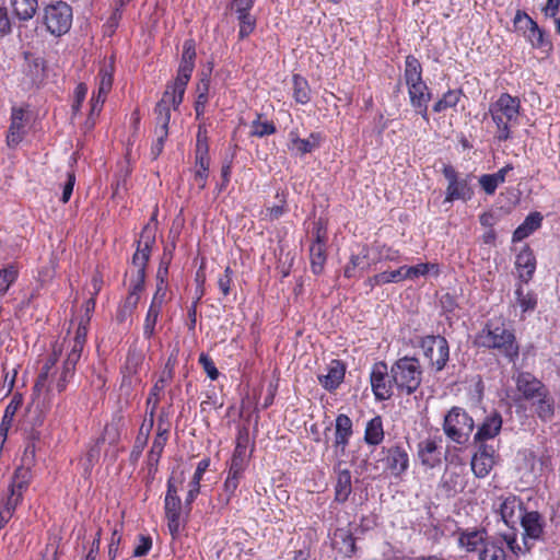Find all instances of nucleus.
Here are the masks:
<instances>
[{"mask_svg": "<svg viewBox=\"0 0 560 560\" xmlns=\"http://www.w3.org/2000/svg\"><path fill=\"white\" fill-rule=\"evenodd\" d=\"M155 243V231L152 226L145 225L138 240L136 253L132 256L129 294L124 305L117 312V320L125 323L136 310L140 293L144 288L145 268L151 256V249Z\"/></svg>", "mask_w": 560, "mask_h": 560, "instance_id": "nucleus-1", "label": "nucleus"}, {"mask_svg": "<svg viewBox=\"0 0 560 560\" xmlns=\"http://www.w3.org/2000/svg\"><path fill=\"white\" fill-rule=\"evenodd\" d=\"M69 352L66 360L62 363L61 369L56 368L58 361L59 351L54 348V351L47 362L43 365L42 371L37 377L34 386L35 392L42 389L50 390L51 384H56V388L59 393L66 389L67 383L72 378L75 370V365L79 362L83 349L68 346Z\"/></svg>", "mask_w": 560, "mask_h": 560, "instance_id": "nucleus-2", "label": "nucleus"}, {"mask_svg": "<svg viewBox=\"0 0 560 560\" xmlns=\"http://www.w3.org/2000/svg\"><path fill=\"white\" fill-rule=\"evenodd\" d=\"M478 347L492 349L505 357L510 362L518 358L520 347L514 332L510 330L501 318L491 319L475 338Z\"/></svg>", "mask_w": 560, "mask_h": 560, "instance_id": "nucleus-3", "label": "nucleus"}, {"mask_svg": "<svg viewBox=\"0 0 560 560\" xmlns=\"http://www.w3.org/2000/svg\"><path fill=\"white\" fill-rule=\"evenodd\" d=\"M521 101L509 93H502L489 105V115L495 126L494 138L499 142L512 138V129L520 124Z\"/></svg>", "mask_w": 560, "mask_h": 560, "instance_id": "nucleus-4", "label": "nucleus"}, {"mask_svg": "<svg viewBox=\"0 0 560 560\" xmlns=\"http://www.w3.org/2000/svg\"><path fill=\"white\" fill-rule=\"evenodd\" d=\"M378 455L381 456L376 463L369 464L363 460L360 465L364 471H378L382 463V470L394 478H400L409 468V455L401 445H393L390 447H382Z\"/></svg>", "mask_w": 560, "mask_h": 560, "instance_id": "nucleus-5", "label": "nucleus"}, {"mask_svg": "<svg viewBox=\"0 0 560 560\" xmlns=\"http://www.w3.org/2000/svg\"><path fill=\"white\" fill-rule=\"evenodd\" d=\"M390 375L397 388L410 395L421 384L422 370L420 362L413 357H404L392 365Z\"/></svg>", "mask_w": 560, "mask_h": 560, "instance_id": "nucleus-6", "label": "nucleus"}, {"mask_svg": "<svg viewBox=\"0 0 560 560\" xmlns=\"http://www.w3.org/2000/svg\"><path fill=\"white\" fill-rule=\"evenodd\" d=\"M474 428V419L460 407H453L444 417L443 431L450 441L458 445L469 441Z\"/></svg>", "mask_w": 560, "mask_h": 560, "instance_id": "nucleus-7", "label": "nucleus"}, {"mask_svg": "<svg viewBox=\"0 0 560 560\" xmlns=\"http://www.w3.org/2000/svg\"><path fill=\"white\" fill-rule=\"evenodd\" d=\"M43 22L54 36L69 32L72 25V8L65 1H56L44 7Z\"/></svg>", "mask_w": 560, "mask_h": 560, "instance_id": "nucleus-8", "label": "nucleus"}, {"mask_svg": "<svg viewBox=\"0 0 560 560\" xmlns=\"http://www.w3.org/2000/svg\"><path fill=\"white\" fill-rule=\"evenodd\" d=\"M442 173L447 180L445 202H453L455 200L466 202L474 197L475 191L470 183V175L459 176L452 165H445Z\"/></svg>", "mask_w": 560, "mask_h": 560, "instance_id": "nucleus-9", "label": "nucleus"}, {"mask_svg": "<svg viewBox=\"0 0 560 560\" xmlns=\"http://www.w3.org/2000/svg\"><path fill=\"white\" fill-rule=\"evenodd\" d=\"M195 65L180 62L174 82L168 83L158 104L177 109L184 100L186 86L190 80Z\"/></svg>", "mask_w": 560, "mask_h": 560, "instance_id": "nucleus-10", "label": "nucleus"}, {"mask_svg": "<svg viewBox=\"0 0 560 560\" xmlns=\"http://www.w3.org/2000/svg\"><path fill=\"white\" fill-rule=\"evenodd\" d=\"M515 26L523 31L524 36L533 48L548 52L552 49V44L538 24L524 11H517L514 16Z\"/></svg>", "mask_w": 560, "mask_h": 560, "instance_id": "nucleus-11", "label": "nucleus"}, {"mask_svg": "<svg viewBox=\"0 0 560 560\" xmlns=\"http://www.w3.org/2000/svg\"><path fill=\"white\" fill-rule=\"evenodd\" d=\"M424 357L429 360L435 371H442L450 358V348L447 340L442 336H425L419 342Z\"/></svg>", "mask_w": 560, "mask_h": 560, "instance_id": "nucleus-12", "label": "nucleus"}, {"mask_svg": "<svg viewBox=\"0 0 560 560\" xmlns=\"http://www.w3.org/2000/svg\"><path fill=\"white\" fill-rule=\"evenodd\" d=\"M164 510L167 520L168 530L173 537H176L179 534L182 527V501L180 498L177 495V489L173 485L172 480H168L167 482Z\"/></svg>", "mask_w": 560, "mask_h": 560, "instance_id": "nucleus-13", "label": "nucleus"}, {"mask_svg": "<svg viewBox=\"0 0 560 560\" xmlns=\"http://www.w3.org/2000/svg\"><path fill=\"white\" fill-rule=\"evenodd\" d=\"M393 384L394 382L392 375H388L386 363H375L371 372V386L376 399H388L392 396Z\"/></svg>", "mask_w": 560, "mask_h": 560, "instance_id": "nucleus-14", "label": "nucleus"}, {"mask_svg": "<svg viewBox=\"0 0 560 560\" xmlns=\"http://www.w3.org/2000/svg\"><path fill=\"white\" fill-rule=\"evenodd\" d=\"M154 113L156 115V127H155V136L156 140L152 144L151 154L154 159H156L163 151L164 141L168 136V124L171 120V108L163 106V104H156L154 108Z\"/></svg>", "mask_w": 560, "mask_h": 560, "instance_id": "nucleus-15", "label": "nucleus"}, {"mask_svg": "<svg viewBox=\"0 0 560 560\" xmlns=\"http://www.w3.org/2000/svg\"><path fill=\"white\" fill-rule=\"evenodd\" d=\"M516 388L526 400H535L537 397L544 396L548 390L547 387L528 372H521L516 376Z\"/></svg>", "mask_w": 560, "mask_h": 560, "instance_id": "nucleus-16", "label": "nucleus"}, {"mask_svg": "<svg viewBox=\"0 0 560 560\" xmlns=\"http://www.w3.org/2000/svg\"><path fill=\"white\" fill-rule=\"evenodd\" d=\"M352 427V420L347 415L341 413L337 416L335 420L334 446L336 454L339 457H342L346 454V448L353 433Z\"/></svg>", "mask_w": 560, "mask_h": 560, "instance_id": "nucleus-17", "label": "nucleus"}, {"mask_svg": "<svg viewBox=\"0 0 560 560\" xmlns=\"http://www.w3.org/2000/svg\"><path fill=\"white\" fill-rule=\"evenodd\" d=\"M499 511L503 522L512 528L525 514L522 501L513 494L501 498Z\"/></svg>", "mask_w": 560, "mask_h": 560, "instance_id": "nucleus-18", "label": "nucleus"}, {"mask_svg": "<svg viewBox=\"0 0 560 560\" xmlns=\"http://www.w3.org/2000/svg\"><path fill=\"white\" fill-rule=\"evenodd\" d=\"M495 451L492 446L481 444L479 451L471 458V470L477 478L489 475L494 465Z\"/></svg>", "mask_w": 560, "mask_h": 560, "instance_id": "nucleus-19", "label": "nucleus"}, {"mask_svg": "<svg viewBox=\"0 0 560 560\" xmlns=\"http://www.w3.org/2000/svg\"><path fill=\"white\" fill-rule=\"evenodd\" d=\"M343 460L339 459L335 465L336 483H335V500L339 503H345L352 492L351 472L348 468H343Z\"/></svg>", "mask_w": 560, "mask_h": 560, "instance_id": "nucleus-20", "label": "nucleus"}, {"mask_svg": "<svg viewBox=\"0 0 560 560\" xmlns=\"http://www.w3.org/2000/svg\"><path fill=\"white\" fill-rule=\"evenodd\" d=\"M167 441V430L159 427L156 436L153 440L151 450L148 454L147 466H148V479L153 480L158 471L159 460L163 453L164 446Z\"/></svg>", "mask_w": 560, "mask_h": 560, "instance_id": "nucleus-21", "label": "nucleus"}, {"mask_svg": "<svg viewBox=\"0 0 560 560\" xmlns=\"http://www.w3.org/2000/svg\"><path fill=\"white\" fill-rule=\"evenodd\" d=\"M26 118L23 108H12L11 124L9 127L7 143L9 147H16L26 133Z\"/></svg>", "mask_w": 560, "mask_h": 560, "instance_id": "nucleus-22", "label": "nucleus"}, {"mask_svg": "<svg viewBox=\"0 0 560 560\" xmlns=\"http://www.w3.org/2000/svg\"><path fill=\"white\" fill-rule=\"evenodd\" d=\"M210 165V159L208 155V144L201 140L200 132L198 133L197 145H196V174L195 180L200 188H203L208 178V171Z\"/></svg>", "mask_w": 560, "mask_h": 560, "instance_id": "nucleus-23", "label": "nucleus"}, {"mask_svg": "<svg viewBox=\"0 0 560 560\" xmlns=\"http://www.w3.org/2000/svg\"><path fill=\"white\" fill-rule=\"evenodd\" d=\"M515 267L522 282L528 283L536 270V258L533 250L525 246L516 256Z\"/></svg>", "mask_w": 560, "mask_h": 560, "instance_id": "nucleus-24", "label": "nucleus"}, {"mask_svg": "<svg viewBox=\"0 0 560 560\" xmlns=\"http://www.w3.org/2000/svg\"><path fill=\"white\" fill-rule=\"evenodd\" d=\"M521 525L524 529V540L526 546L528 544V539L537 540L544 533L542 517L536 511L525 512L521 518Z\"/></svg>", "mask_w": 560, "mask_h": 560, "instance_id": "nucleus-25", "label": "nucleus"}, {"mask_svg": "<svg viewBox=\"0 0 560 560\" xmlns=\"http://www.w3.org/2000/svg\"><path fill=\"white\" fill-rule=\"evenodd\" d=\"M502 428V418L498 412L488 416L478 428L474 439L475 442L483 444L485 441L495 438Z\"/></svg>", "mask_w": 560, "mask_h": 560, "instance_id": "nucleus-26", "label": "nucleus"}, {"mask_svg": "<svg viewBox=\"0 0 560 560\" xmlns=\"http://www.w3.org/2000/svg\"><path fill=\"white\" fill-rule=\"evenodd\" d=\"M327 370V374L319 375L318 381L325 389L331 392L335 390L343 381L345 366L340 361L334 360Z\"/></svg>", "mask_w": 560, "mask_h": 560, "instance_id": "nucleus-27", "label": "nucleus"}, {"mask_svg": "<svg viewBox=\"0 0 560 560\" xmlns=\"http://www.w3.org/2000/svg\"><path fill=\"white\" fill-rule=\"evenodd\" d=\"M418 456L422 465L434 468L441 463V453L435 440L428 439L419 443Z\"/></svg>", "mask_w": 560, "mask_h": 560, "instance_id": "nucleus-28", "label": "nucleus"}, {"mask_svg": "<svg viewBox=\"0 0 560 560\" xmlns=\"http://www.w3.org/2000/svg\"><path fill=\"white\" fill-rule=\"evenodd\" d=\"M320 136L318 133H311L307 139H301L295 132H290L289 149L295 154L303 155L318 148Z\"/></svg>", "mask_w": 560, "mask_h": 560, "instance_id": "nucleus-29", "label": "nucleus"}, {"mask_svg": "<svg viewBox=\"0 0 560 560\" xmlns=\"http://www.w3.org/2000/svg\"><path fill=\"white\" fill-rule=\"evenodd\" d=\"M404 80L407 88L424 82L422 79V66L412 55H408L405 59Z\"/></svg>", "mask_w": 560, "mask_h": 560, "instance_id": "nucleus-30", "label": "nucleus"}, {"mask_svg": "<svg viewBox=\"0 0 560 560\" xmlns=\"http://www.w3.org/2000/svg\"><path fill=\"white\" fill-rule=\"evenodd\" d=\"M542 215L539 212H533L526 217L524 222L514 231L512 241L521 242L528 237L533 232L540 228Z\"/></svg>", "mask_w": 560, "mask_h": 560, "instance_id": "nucleus-31", "label": "nucleus"}, {"mask_svg": "<svg viewBox=\"0 0 560 560\" xmlns=\"http://www.w3.org/2000/svg\"><path fill=\"white\" fill-rule=\"evenodd\" d=\"M384 440L383 421L380 416L369 420L364 430V442L368 445H380Z\"/></svg>", "mask_w": 560, "mask_h": 560, "instance_id": "nucleus-32", "label": "nucleus"}, {"mask_svg": "<svg viewBox=\"0 0 560 560\" xmlns=\"http://www.w3.org/2000/svg\"><path fill=\"white\" fill-rule=\"evenodd\" d=\"M13 14L20 21H30L38 10V0H10Z\"/></svg>", "mask_w": 560, "mask_h": 560, "instance_id": "nucleus-33", "label": "nucleus"}, {"mask_svg": "<svg viewBox=\"0 0 560 560\" xmlns=\"http://www.w3.org/2000/svg\"><path fill=\"white\" fill-rule=\"evenodd\" d=\"M209 465H210V460L207 458H203L198 463L197 468L194 472V476L189 482V490H188V493L186 497L187 505H190L194 502V500L197 498V495L199 494L200 481L203 477V474L208 469Z\"/></svg>", "mask_w": 560, "mask_h": 560, "instance_id": "nucleus-34", "label": "nucleus"}, {"mask_svg": "<svg viewBox=\"0 0 560 560\" xmlns=\"http://www.w3.org/2000/svg\"><path fill=\"white\" fill-rule=\"evenodd\" d=\"M458 542L469 552L480 550L486 542V533L482 530L463 533Z\"/></svg>", "mask_w": 560, "mask_h": 560, "instance_id": "nucleus-35", "label": "nucleus"}, {"mask_svg": "<svg viewBox=\"0 0 560 560\" xmlns=\"http://www.w3.org/2000/svg\"><path fill=\"white\" fill-rule=\"evenodd\" d=\"M535 411L542 421H549L555 415V400L550 396L549 390L544 396L537 397L535 400Z\"/></svg>", "mask_w": 560, "mask_h": 560, "instance_id": "nucleus-36", "label": "nucleus"}, {"mask_svg": "<svg viewBox=\"0 0 560 560\" xmlns=\"http://www.w3.org/2000/svg\"><path fill=\"white\" fill-rule=\"evenodd\" d=\"M246 451H247V439L244 436H240L237 439L236 446L233 452V456L230 462L231 469H234V471H243L246 468Z\"/></svg>", "mask_w": 560, "mask_h": 560, "instance_id": "nucleus-37", "label": "nucleus"}, {"mask_svg": "<svg viewBox=\"0 0 560 560\" xmlns=\"http://www.w3.org/2000/svg\"><path fill=\"white\" fill-rule=\"evenodd\" d=\"M506 555L501 541L486 540L479 550V560H505Z\"/></svg>", "mask_w": 560, "mask_h": 560, "instance_id": "nucleus-38", "label": "nucleus"}, {"mask_svg": "<svg viewBox=\"0 0 560 560\" xmlns=\"http://www.w3.org/2000/svg\"><path fill=\"white\" fill-rule=\"evenodd\" d=\"M242 476L243 471H234V469L229 468L226 479L223 483V494L221 497V500L225 505L229 504L231 499L234 497Z\"/></svg>", "mask_w": 560, "mask_h": 560, "instance_id": "nucleus-39", "label": "nucleus"}, {"mask_svg": "<svg viewBox=\"0 0 560 560\" xmlns=\"http://www.w3.org/2000/svg\"><path fill=\"white\" fill-rule=\"evenodd\" d=\"M32 479V472L27 467H18L12 477L9 490L20 492L23 494L24 490L27 489Z\"/></svg>", "mask_w": 560, "mask_h": 560, "instance_id": "nucleus-40", "label": "nucleus"}, {"mask_svg": "<svg viewBox=\"0 0 560 560\" xmlns=\"http://www.w3.org/2000/svg\"><path fill=\"white\" fill-rule=\"evenodd\" d=\"M310 259L312 271L315 275L322 273L326 262V246L312 244L310 247Z\"/></svg>", "mask_w": 560, "mask_h": 560, "instance_id": "nucleus-41", "label": "nucleus"}, {"mask_svg": "<svg viewBox=\"0 0 560 560\" xmlns=\"http://www.w3.org/2000/svg\"><path fill=\"white\" fill-rule=\"evenodd\" d=\"M293 97L300 104H307L311 101L308 83L299 74L293 77Z\"/></svg>", "mask_w": 560, "mask_h": 560, "instance_id": "nucleus-42", "label": "nucleus"}, {"mask_svg": "<svg viewBox=\"0 0 560 560\" xmlns=\"http://www.w3.org/2000/svg\"><path fill=\"white\" fill-rule=\"evenodd\" d=\"M113 63L104 65L98 72V88L97 93L100 96H107L113 85Z\"/></svg>", "mask_w": 560, "mask_h": 560, "instance_id": "nucleus-43", "label": "nucleus"}, {"mask_svg": "<svg viewBox=\"0 0 560 560\" xmlns=\"http://www.w3.org/2000/svg\"><path fill=\"white\" fill-rule=\"evenodd\" d=\"M411 105L423 106V102H430L431 93L425 82L408 88Z\"/></svg>", "mask_w": 560, "mask_h": 560, "instance_id": "nucleus-44", "label": "nucleus"}, {"mask_svg": "<svg viewBox=\"0 0 560 560\" xmlns=\"http://www.w3.org/2000/svg\"><path fill=\"white\" fill-rule=\"evenodd\" d=\"M463 93L460 90H450L447 91L441 100H439L433 105V110L435 113H441L446 110L447 108L455 107L460 101Z\"/></svg>", "mask_w": 560, "mask_h": 560, "instance_id": "nucleus-45", "label": "nucleus"}, {"mask_svg": "<svg viewBox=\"0 0 560 560\" xmlns=\"http://www.w3.org/2000/svg\"><path fill=\"white\" fill-rule=\"evenodd\" d=\"M368 252L365 249L362 250L361 254L352 255L349 264L345 267V277L352 278L357 276V269L364 270L369 267L366 262Z\"/></svg>", "mask_w": 560, "mask_h": 560, "instance_id": "nucleus-46", "label": "nucleus"}, {"mask_svg": "<svg viewBox=\"0 0 560 560\" xmlns=\"http://www.w3.org/2000/svg\"><path fill=\"white\" fill-rule=\"evenodd\" d=\"M432 270H435L438 273L436 265L424 262L417 266H404L405 280H417L420 277L427 276Z\"/></svg>", "mask_w": 560, "mask_h": 560, "instance_id": "nucleus-47", "label": "nucleus"}, {"mask_svg": "<svg viewBox=\"0 0 560 560\" xmlns=\"http://www.w3.org/2000/svg\"><path fill=\"white\" fill-rule=\"evenodd\" d=\"M18 279V270L14 266L0 269V296H3Z\"/></svg>", "mask_w": 560, "mask_h": 560, "instance_id": "nucleus-48", "label": "nucleus"}, {"mask_svg": "<svg viewBox=\"0 0 560 560\" xmlns=\"http://www.w3.org/2000/svg\"><path fill=\"white\" fill-rule=\"evenodd\" d=\"M523 459L526 468H528L530 476L537 478L542 470L544 459L537 457L533 451H524Z\"/></svg>", "mask_w": 560, "mask_h": 560, "instance_id": "nucleus-49", "label": "nucleus"}, {"mask_svg": "<svg viewBox=\"0 0 560 560\" xmlns=\"http://www.w3.org/2000/svg\"><path fill=\"white\" fill-rule=\"evenodd\" d=\"M516 301L523 312L532 311L536 307L537 300L533 292L524 293L522 284H518L515 290Z\"/></svg>", "mask_w": 560, "mask_h": 560, "instance_id": "nucleus-50", "label": "nucleus"}, {"mask_svg": "<svg viewBox=\"0 0 560 560\" xmlns=\"http://www.w3.org/2000/svg\"><path fill=\"white\" fill-rule=\"evenodd\" d=\"M161 311V308L150 305L143 324V335L147 339L152 338L155 334V326Z\"/></svg>", "mask_w": 560, "mask_h": 560, "instance_id": "nucleus-51", "label": "nucleus"}, {"mask_svg": "<svg viewBox=\"0 0 560 560\" xmlns=\"http://www.w3.org/2000/svg\"><path fill=\"white\" fill-rule=\"evenodd\" d=\"M276 132V126L271 121H261L260 116L256 120L252 122V131L250 135L262 138L265 136H270Z\"/></svg>", "mask_w": 560, "mask_h": 560, "instance_id": "nucleus-52", "label": "nucleus"}, {"mask_svg": "<svg viewBox=\"0 0 560 560\" xmlns=\"http://www.w3.org/2000/svg\"><path fill=\"white\" fill-rule=\"evenodd\" d=\"M443 486L454 493L460 492L465 488V481L463 476L459 472L451 471L448 472L443 480Z\"/></svg>", "mask_w": 560, "mask_h": 560, "instance_id": "nucleus-53", "label": "nucleus"}, {"mask_svg": "<svg viewBox=\"0 0 560 560\" xmlns=\"http://www.w3.org/2000/svg\"><path fill=\"white\" fill-rule=\"evenodd\" d=\"M90 322V317L81 318L74 337L69 342L70 346L83 349L85 341H86V335H88V325Z\"/></svg>", "mask_w": 560, "mask_h": 560, "instance_id": "nucleus-54", "label": "nucleus"}, {"mask_svg": "<svg viewBox=\"0 0 560 560\" xmlns=\"http://www.w3.org/2000/svg\"><path fill=\"white\" fill-rule=\"evenodd\" d=\"M241 38L247 37L256 26V20L250 13L237 14Z\"/></svg>", "mask_w": 560, "mask_h": 560, "instance_id": "nucleus-55", "label": "nucleus"}, {"mask_svg": "<svg viewBox=\"0 0 560 560\" xmlns=\"http://www.w3.org/2000/svg\"><path fill=\"white\" fill-rule=\"evenodd\" d=\"M9 492L10 493L7 500L4 501L3 506L0 510V513H8V517L11 520L16 506L22 502L23 494H21L20 492H15L13 490H9Z\"/></svg>", "mask_w": 560, "mask_h": 560, "instance_id": "nucleus-56", "label": "nucleus"}, {"mask_svg": "<svg viewBox=\"0 0 560 560\" xmlns=\"http://www.w3.org/2000/svg\"><path fill=\"white\" fill-rule=\"evenodd\" d=\"M22 401H23V399L20 395H14L12 397L11 401L5 407L4 415L2 417V421L4 422V424L12 425L13 418H14L16 411L19 410V408L22 406Z\"/></svg>", "mask_w": 560, "mask_h": 560, "instance_id": "nucleus-57", "label": "nucleus"}, {"mask_svg": "<svg viewBox=\"0 0 560 560\" xmlns=\"http://www.w3.org/2000/svg\"><path fill=\"white\" fill-rule=\"evenodd\" d=\"M166 294H167V282L162 281V280L158 281L156 290H155V293L153 295V299H152L150 305L162 310V306L166 301Z\"/></svg>", "mask_w": 560, "mask_h": 560, "instance_id": "nucleus-58", "label": "nucleus"}, {"mask_svg": "<svg viewBox=\"0 0 560 560\" xmlns=\"http://www.w3.org/2000/svg\"><path fill=\"white\" fill-rule=\"evenodd\" d=\"M232 282H233V270L230 267H226L223 275H221L218 279L219 289L224 296L230 294Z\"/></svg>", "mask_w": 560, "mask_h": 560, "instance_id": "nucleus-59", "label": "nucleus"}, {"mask_svg": "<svg viewBox=\"0 0 560 560\" xmlns=\"http://www.w3.org/2000/svg\"><path fill=\"white\" fill-rule=\"evenodd\" d=\"M152 547V539L149 536L140 535L138 537V542L133 549V557H143L145 556Z\"/></svg>", "mask_w": 560, "mask_h": 560, "instance_id": "nucleus-60", "label": "nucleus"}, {"mask_svg": "<svg viewBox=\"0 0 560 560\" xmlns=\"http://www.w3.org/2000/svg\"><path fill=\"white\" fill-rule=\"evenodd\" d=\"M199 363L201 364L210 380L214 381L219 377V371L210 357H208L205 353H201L199 357Z\"/></svg>", "mask_w": 560, "mask_h": 560, "instance_id": "nucleus-61", "label": "nucleus"}, {"mask_svg": "<svg viewBox=\"0 0 560 560\" xmlns=\"http://www.w3.org/2000/svg\"><path fill=\"white\" fill-rule=\"evenodd\" d=\"M381 276V282L384 284L401 282L405 280L404 266L393 271H383Z\"/></svg>", "mask_w": 560, "mask_h": 560, "instance_id": "nucleus-62", "label": "nucleus"}, {"mask_svg": "<svg viewBox=\"0 0 560 560\" xmlns=\"http://www.w3.org/2000/svg\"><path fill=\"white\" fill-rule=\"evenodd\" d=\"M479 185L487 195H493L499 186L492 174L481 175L479 177Z\"/></svg>", "mask_w": 560, "mask_h": 560, "instance_id": "nucleus-63", "label": "nucleus"}, {"mask_svg": "<svg viewBox=\"0 0 560 560\" xmlns=\"http://www.w3.org/2000/svg\"><path fill=\"white\" fill-rule=\"evenodd\" d=\"M313 235L315 237L313 244H322L323 246H326L327 230L320 220L314 223Z\"/></svg>", "mask_w": 560, "mask_h": 560, "instance_id": "nucleus-64", "label": "nucleus"}]
</instances>
